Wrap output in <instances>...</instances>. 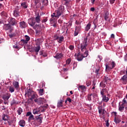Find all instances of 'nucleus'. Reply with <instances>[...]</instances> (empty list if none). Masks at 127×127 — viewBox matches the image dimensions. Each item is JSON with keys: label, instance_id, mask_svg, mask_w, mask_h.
<instances>
[{"label": "nucleus", "instance_id": "f257e3e1", "mask_svg": "<svg viewBox=\"0 0 127 127\" xmlns=\"http://www.w3.org/2000/svg\"><path fill=\"white\" fill-rule=\"evenodd\" d=\"M88 37H89V35L86 36L83 43L81 44L80 48L81 49V51L82 52H84V51H85V52L84 53V54H81V56H77L78 61H82L83 60V58H85L89 55V51H87V46H88L87 40H88Z\"/></svg>", "mask_w": 127, "mask_h": 127}, {"label": "nucleus", "instance_id": "f03ea898", "mask_svg": "<svg viewBox=\"0 0 127 127\" xmlns=\"http://www.w3.org/2000/svg\"><path fill=\"white\" fill-rule=\"evenodd\" d=\"M64 12V6L61 5L58 10L56 11V13H57L56 15H55V17H59L60 15L63 14V12Z\"/></svg>", "mask_w": 127, "mask_h": 127}, {"label": "nucleus", "instance_id": "7ed1b4c3", "mask_svg": "<svg viewBox=\"0 0 127 127\" xmlns=\"http://www.w3.org/2000/svg\"><path fill=\"white\" fill-rule=\"evenodd\" d=\"M3 28L5 30H9L10 33H11V31H12L13 28L11 27V25L9 24H4Z\"/></svg>", "mask_w": 127, "mask_h": 127}, {"label": "nucleus", "instance_id": "20e7f679", "mask_svg": "<svg viewBox=\"0 0 127 127\" xmlns=\"http://www.w3.org/2000/svg\"><path fill=\"white\" fill-rule=\"evenodd\" d=\"M8 22L11 25H15L16 24V20L14 19V18H9L8 20Z\"/></svg>", "mask_w": 127, "mask_h": 127}, {"label": "nucleus", "instance_id": "39448f33", "mask_svg": "<svg viewBox=\"0 0 127 127\" xmlns=\"http://www.w3.org/2000/svg\"><path fill=\"white\" fill-rule=\"evenodd\" d=\"M43 100H44V98H39L38 99H35L34 102L35 103H37L38 105H41L43 103Z\"/></svg>", "mask_w": 127, "mask_h": 127}, {"label": "nucleus", "instance_id": "423d86ee", "mask_svg": "<svg viewBox=\"0 0 127 127\" xmlns=\"http://www.w3.org/2000/svg\"><path fill=\"white\" fill-rule=\"evenodd\" d=\"M13 15L14 16H15V17H18V16H19V9L18 8V7H17V8H15V9L14 10Z\"/></svg>", "mask_w": 127, "mask_h": 127}, {"label": "nucleus", "instance_id": "0eeeda50", "mask_svg": "<svg viewBox=\"0 0 127 127\" xmlns=\"http://www.w3.org/2000/svg\"><path fill=\"white\" fill-rule=\"evenodd\" d=\"M36 23V22L35 21V19H33L32 18H30V19H29V24L30 25H31V26H34V25H35V23Z\"/></svg>", "mask_w": 127, "mask_h": 127}, {"label": "nucleus", "instance_id": "6e6552de", "mask_svg": "<svg viewBox=\"0 0 127 127\" xmlns=\"http://www.w3.org/2000/svg\"><path fill=\"white\" fill-rule=\"evenodd\" d=\"M20 27L21 28H25L27 27V24L24 21H21L19 23Z\"/></svg>", "mask_w": 127, "mask_h": 127}, {"label": "nucleus", "instance_id": "1a4fd4ad", "mask_svg": "<svg viewBox=\"0 0 127 127\" xmlns=\"http://www.w3.org/2000/svg\"><path fill=\"white\" fill-rule=\"evenodd\" d=\"M111 65L112 66V67H110L108 64H106L105 66H106V70H108V69H113V68L115 67L116 66V64L115 63V62H113L111 63Z\"/></svg>", "mask_w": 127, "mask_h": 127}, {"label": "nucleus", "instance_id": "9d476101", "mask_svg": "<svg viewBox=\"0 0 127 127\" xmlns=\"http://www.w3.org/2000/svg\"><path fill=\"white\" fill-rule=\"evenodd\" d=\"M42 119H43V118L40 117V115L36 116L35 118V121H37V122H38L39 124H41V123H42Z\"/></svg>", "mask_w": 127, "mask_h": 127}, {"label": "nucleus", "instance_id": "9b49d317", "mask_svg": "<svg viewBox=\"0 0 127 127\" xmlns=\"http://www.w3.org/2000/svg\"><path fill=\"white\" fill-rule=\"evenodd\" d=\"M9 97H10V94L6 93L2 95V99L4 101H7L9 99Z\"/></svg>", "mask_w": 127, "mask_h": 127}, {"label": "nucleus", "instance_id": "f8f14e48", "mask_svg": "<svg viewBox=\"0 0 127 127\" xmlns=\"http://www.w3.org/2000/svg\"><path fill=\"white\" fill-rule=\"evenodd\" d=\"M81 29V27L80 26H76L75 30L74 31V36H77L78 34H79V31Z\"/></svg>", "mask_w": 127, "mask_h": 127}, {"label": "nucleus", "instance_id": "ddd939ff", "mask_svg": "<svg viewBox=\"0 0 127 127\" xmlns=\"http://www.w3.org/2000/svg\"><path fill=\"white\" fill-rule=\"evenodd\" d=\"M121 81H123V84H127V75H124L121 79Z\"/></svg>", "mask_w": 127, "mask_h": 127}, {"label": "nucleus", "instance_id": "4468645a", "mask_svg": "<svg viewBox=\"0 0 127 127\" xmlns=\"http://www.w3.org/2000/svg\"><path fill=\"white\" fill-rule=\"evenodd\" d=\"M41 24H36L33 26V29H35V30H41Z\"/></svg>", "mask_w": 127, "mask_h": 127}, {"label": "nucleus", "instance_id": "2eb2a0df", "mask_svg": "<svg viewBox=\"0 0 127 127\" xmlns=\"http://www.w3.org/2000/svg\"><path fill=\"white\" fill-rule=\"evenodd\" d=\"M64 102V100L61 99L60 101L58 102V105H57L58 108H62V107H63Z\"/></svg>", "mask_w": 127, "mask_h": 127}, {"label": "nucleus", "instance_id": "dca6fc26", "mask_svg": "<svg viewBox=\"0 0 127 127\" xmlns=\"http://www.w3.org/2000/svg\"><path fill=\"white\" fill-rule=\"evenodd\" d=\"M39 113H40V109H39V108H37L33 110V114H34V115H37L39 114Z\"/></svg>", "mask_w": 127, "mask_h": 127}, {"label": "nucleus", "instance_id": "f3484780", "mask_svg": "<svg viewBox=\"0 0 127 127\" xmlns=\"http://www.w3.org/2000/svg\"><path fill=\"white\" fill-rule=\"evenodd\" d=\"M40 16L39 15V14L35 18V21L37 22V23H40V21H41V20H40Z\"/></svg>", "mask_w": 127, "mask_h": 127}, {"label": "nucleus", "instance_id": "a211bd4d", "mask_svg": "<svg viewBox=\"0 0 127 127\" xmlns=\"http://www.w3.org/2000/svg\"><path fill=\"white\" fill-rule=\"evenodd\" d=\"M40 46L39 45L37 47H35L34 48L35 52L36 53V55L38 54V52H39V50H40Z\"/></svg>", "mask_w": 127, "mask_h": 127}, {"label": "nucleus", "instance_id": "6ab92c4d", "mask_svg": "<svg viewBox=\"0 0 127 127\" xmlns=\"http://www.w3.org/2000/svg\"><path fill=\"white\" fill-rule=\"evenodd\" d=\"M63 56V55L62 54V53H58L57 54L56 56L54 57V58L56 59H61V58H62Z\"/></svg>", "mask_w": 127, "mask_h": 127}, {"label": "nucleus", "instance_id": "aec40b11", "mask_svg": "<svg viewBox=\"0 0 127 127\" xmlns=\"http://www.w3.org/2000/svg\"><path fill=\"white\" fill-rule=\"evenodd\" d=\"M13 85L14 86L15 89H18L19 88V85L18 84V82L15 81L14 82H13Z\"/></svg>", "mask_w": 127, "mask_h": 127}, {"label": "nucleus", "instance_id": "412c9836", "mask_svg": "<svg viewBox=\"0 0 127 127\" xmlns=\"http://www.w3.org/2000/svg\"><path fill=\"white\" fill-rule=\"evenodd\" d=\"M19 125L20 127H24L25 126V121L23 120H22L19 121Z\"/></svg>", "mask_w": 127, "mask_h": 127}, {"label": "nucleus", "instance_id": "4be33fe9", "mask_svg": "<svg viewBox=\"0 0 127 127\" xmlns=\"http://www.w3.org/2000/svg\"><path fill=\"white\" fill-rule=\"evenodd\" d=\"M111 81V78H109V77L105 76L103 78V82L107 83V82H110Z\"/></svg>", "mask_w": 127, "mask_h": 127}, {"label": "nucleus", "instance_id": "5701e85b", "mask_svg": "<svg viewBox=\"0 0 127 127\" xmlns=\"http://www.w3.org/2000/svg\"><path fill=\"white\" fill-rule=\"evenodd\" d=\"M50 21L52 24L54 23L53 24V26H54V27H57V24H56V21L53 20V19L51 18Z\"/></svg>", "mask_w": 127, "mask_h": 127}, {"label": "nucleus", "instance_id": "b1692460", "mask_svg": "<svg viewBox=\"0 0 127 127\" xmlns=\"http://www.w3.org/2000/svg\"><path fill=\"white\" fill-rule=\"evenodd\" d=\"M21 6H22V7H23V8H27V6H28V5L27 4V3H26V2H23L21 4Z\"/></svg>", "mask_w": 127, "mask_h": 127}, {"label": "nucleus", "instance_id": "393cba45", "mask_svg": "<svg viewBox=\"0 0 127 127\" xmlns=\"http://www.w3.org/2000/svg\"><path fill=\"white\" fill-rule=\"evenodd\" d=\"M2 118L3 121H8V115L3 114Z\"/></svg>", "mask_w": 127, "mask_h": 127}, {"label": "nucleus", "instance_id": "a878e982", "mask_svg": "<svg viewBox=\"0 0 127 127\" xmlns=\"http://www.w3.org/2000/svg\"><path fill=\"white\" fill-rule=\"evenodd\" d=\"M86 86L84 85H79L78 87V90L80 91V90H82V91H84V90H85Z\"/></svg>", "mask_w": 127, "mask_h": 127}, {"label": "nucleus", "instance_id": "bb28decb", "mask_svg": "<svg viewBox=\"0 0 127 127\" xmlns=\"http://www.w3.org/2000/svg\"><path fill=\"white\" fill-rule=\"evenodd\" d=\"M102 100L103 102H105V103H107L109 101V97H107V96L105 95L103 96Z\"/></svg>", "mask_w": 127, "mask_h": 127}, {"label": "nucleus", "instance_id": "cd10ccee", "mask_svg": "<svg viewBox=\"0 0 127 127\" xmlns=\"http://www.w3.org/2000/svg\"><path fill=\"white\" fill-rule=\"evenodd\" d=\"M114 122L116 123V124H120V123H121V120L118 117H115Z\"/></svg>", "mask_w": 127, "mask_h": 127}, {"label": "nucleus", "instance_id": "c85d7f7f", "mask_svg": "<svg viewBox=\"0 0 127 127\" xmlns=\"http://www.w3.org/2000/svg\"><path fill=\"white\" fill-rule=\"evenodd\" d=\"M90 28H91V23H88L86 27H85V30L86 31H89V29H90Z\"/></svg>", "mask_w": 127, "mask_h": 127}, {"label": "nucleus", "instance_id": "c756f323", "mask_svg": "<svg viewBox=\"0 0 127 127\" xmlns=\"http://www.w3.org/2000/svg\"><path fill=\"white\" fill-rule=\"evenodd\" d=\"M1 16H4V17H7V13L4 11L1 12Z\"/></svg>", "mask_w": 127, "mask_h": 127}, {"label": "nucleus", "instance_id": "7c9ffc66", "mask_svg": "<svg viewBox=\"0 0 127 127\" xmlns=\"http://www.w3.org/2000/svg\"><path fill=\"white\" fill-rule=\"evenodd\" d=\"M64 40V37L63 36H62L59 38V40H58V42L59 43H61V42H62V41H63Z\"/></svg>", "mask_w": 127, "mask_h": 127}, {"label": "nucleus", "instance_id": "2f4dec72", "mask_svg": "<svg viewBox=\"0 0 127 127\" xmlns=\"http://www.w3.org/2000/svg\"><path fill=\"white\" fill-rule=\"evenodd\" d=\"M44 92V89H40L39 90V94L40 95V96H42L43 95V92Z\"/></svg>", "mask_w": 127, "mask_h": 127}, {"label": "nucleus", "instance_id": "473e14b6", "mask_svg": "<svg viewBox=\"0 0 127 127\" xmlns=\"http://www.w3.org/2000/svg\"><path fill=\"white\" fill-rule=\"evenodd\" d=\"M9 91L11 93H13V92H14V88L12 86H9Z\"/></svg>", "mask_w": 127, "mask_h": 127}, {"label": "nucleus", "instance_id": "72a5a7b5", "mask_svg": "<svg viewBox=\"0 0 127 127\" xmlns=\"http://www.w3.org/2000/svg\"><path fill=\"white\" fill-rule=\"evenodd\" d=\"M42 2L44 5H47L48 4V0H42Z\"/></svg>", "mask_w": 127, "mask_h": 127}, {"label": "nucleus", "instance_id": "f704fd0d", "mask_svg": "<svg viewBox=\"0 0 127 127\" xmlns=\"http://www.w3.org/2000/svg\"><path fill=\"white\" fill-rule=\"evenodd\" d=\"M35 3L36 5L38 3V6H40V0H35Z\"/></svg>", "mask_w": 127, "mask_h": 127}, {"label": "nucleus", "instance_id": "c9c22d12", "mask_svg": "<svg viewBox=\"0 0 127 127\" xmlns=\"http://www.w3.org/2000/svg\"><path fill=\"white\" fill-rule=\"evenodd\" d=\"M17 112L18 113V115H21V113H22V109L19 108Z\"/></svg>", "mask_w": 127, "mask_h": 127}, {"label": "nucleus", "instance_id": "e433bc0d", "mask_svg": "<svg viewBox=\"0 0 127 127\" xmlns=\"http://www.w3.org/2000/svg\"><path fill=\"white\" fill-rule=\"evenodd\" d=\"M29 121H31V120H35V118H34V117L33 116V115H32V114H31L30 117H29L28 119Z\"/></svg>", "mask_w": 127, "mask_h": 127}, {"label": "nucleus", "instance_id": "4c0bfd02", "mask_svg": "<svg viewBox=\"0 0 127 127\" xmlns=\"http://www.w3.org/2000/svg\"><path fill=\"white\" fill-rule=\"evenodd\" d=\"M119 110L120 112H123L125 110V107L121 106L119 107Z\"/></svg>", "mask_w": 127, "mask_h": 127}, {"label": "nucleus", "instance_id": "58836bf2", "mask_svg": "<svg viewBox=\"0 0 127 127\" xmlns=\"http://www.w3.org/2000/svg\"><path fill=\"white\" fill-rule=\"evenodd\" d=\"M25 39L27 41L29 42L30 40V37H29V36H28L27 35H25Z\"/></svg>", "mask_w": 127, "mask_h": 127}, {"label": "nucleus", "instance_id": "ea45409f", "mask_svg": "<svg viewBox=\"0 0 127 127\" xmlns=\"http://www.w3.org/2000/svg\"><path fill=\"white\" fill-rule=\"evenodd\" d=\"M41 108H42V109H47V108H48V104H45L43 106H41Z\"/></svg>", "mask_w": 127, "mask_h": 127}, {"label": "nucleus", "instance_id": "a19ab883", "mask_svg": "<svg viewBox=\"0 0 127 127\" xmlns=\"http://www.w3.org/2000/svg\"><path fill=\"white\" fill-rule=\"evenodd\" d=\"M21 41H22L24 44H27V43H28V41H27L26 40L22 39L21 40Z\"/></svg>", "mask_w": 127, "mask_h": 127}, {"label": "nucleus", "instance_id": "79ce46f5", "mask_svg": "<svg viewBox=\"0 0 127 127\" xmlns=\"http://www.w3.org/2000/svg\"><path fill=\"white\" fill-rule=\"evenodd\" d=\"M86 85L89 87L91 85V81L88 80L86 82Z\"/></svg>", "mask_w": 127, "mask_h": 127}, {"label": "nucleus", "instance_id": "37998d69", "mask_svg": "<svg viewBox=\"0 0 127 127\" xmlns=\"http://www.w3.org/2000/svg\"><path fill=\"white\" fill-rule=\"evenodd\" d=\"M100 85L102 87V88H105L106 87V84L104 83V81L101 82Z\"/></svg>", "mask_w": 127, "mask_h": 127}, {"label": "nucleus", "instance_id": "c03bdc74", "mask_svg": "<svg viewBox=\"0 0 127 127\" xmlns=\"http://www.w3.org/2000/svg\"><path fill=\"white\" fill-rule=\"evenodd\" d=\"M66 64L69 65V64H70V63H71V59H67L66 61Z\"/></svg>", "mask_w": 127, "mask_h": 127}, {"label": "nucleus", "instance_id": "a18cd8bd", "mask_svg": "<svg viewBox=\"0 0 127 127\" xmlns=\"http://www.w3.org/2000/svg\"><path fill=\"white\" fill-rule=\"evenodd\" d=\"M35 95L33 94V95L31 96V97L30 99V100H31V101H33L34 99H35Z\"/></svg>", "mask_w": 127, "mask_h": 127}, {"label": "nucleus", "instance_id": "49530a36", "mask_svg": "<svg viewBox=\"0 0 127 127\" xmlns=\"http://www.w3.org/2000/svg\"><path fill=\"white\" fill-rule=\"evenodd\" d=\"M7 123L9 126H11V125L13 123V120H11V121L8 120Z\"/></svg>", "mask_w": 127, "mask_h": 127}, {"label": "nucleus", "instance_id": "de8ad7c7", "mask_svg": "<svg viewBox=\"0 0 127 127\" xmlns=\"http://www.w3.org/2000/svg\"><path fill=\"white\" fill-rule=\"evenodd\" d=\"M14 104H16V101H15V100L13 99L11 103V106H13V105H14Z\"/></svg>", "mask_w": 127, "mask_h": 127}, {"label": "nucleus", "instance_id": "09e8293b", "mask_svg": "<svg viewBox=\"0 0 127 127\" xmlns=\"http://www.w3.org/2000/svg\"><path fill=\"white\" fill-rule=\"evenodd\" d=\"M99 71H100V67H98L97 69H96L95 70V73H96L97 75L99 74Z\"/></svg>", "mask_w": 127, "mask_h": 127}, {"label": "nucleus", "instance_id": "8fccbe9b", "mask_svg": "<svg viewBox=\"0 0 127 127\" xmlns=\"http://www.w3.org/2000/svg\"><path fill=\"white\" fill-rule=\"evenodd\" d=\"M78 53L77 56H80L81 55H82V54H81V52H80V48H78Z\"/></svg>", "mask_w": 127, "mask_h": 127}, {"label": "nucleus", "instance_id": "3c124183", "mask_svg": "<svg viewBox=\"0 0 127 127\" xmlns=\"http://www.w3.org/2000/svg\"><path fill=\"white\" fill-rule=\"evenodd\" d=\"M13 48H15L16 49H19V47L17 46V45L15 44V45L13 46Z\"/></svg>", "mask_w": 127, "mask_h": 127}, {"label": "nucleus", "instance_id": "603ef678", "mask_svg": "<svg viewBox=\"0 0 127 127\" xmlns=\"http://www.w3.org/2000/svg\"><path fill=\"white\" fill-rule=\"evenodd\" d=\"M108 18H109V16L107 14V13H105V20H108Z\"/></svg>", "mask_w": 127, "mask_h": 127}, {"label": "nucleus", "instance_id": "864d4df0", "mask_svg": "<svg viewBox=\"0 0 127 127\" xmlns=\"http://www.w3.org/2000/svg\"><path fill=\"white\" fill-rule=\"evenodd\" d=\"M9 36L10 38H12V37H14V36H15V34H10V35H9Z\"/></svg>", "mask_w": 127, "mask_h": 127}, {"label": "nucleus", "instance_id": "5fc2aeb1", "mask_svg": "<svg viewBox=\"0 0 127 127\" xmlns=\"http://www.w3.org/2000/svg\"><path fill=\"white\" fill-rule=\"evenodd\" d=\"M64 1L65 2L64 3V4H67V3H69L70 2V0H64Z\"/></svg>", "mask_w": 127, "mask_h": 127}, {"label": "nucleus", "instance_id": "6e6d98bb", "mask_svg": "<svg viewBox=\"0 0 127 127\" xmlns=\"http://www.w3.org/2000/svg\"><path fill=\"white\" fill-rule=\"evenodd\" d=\"M87 97H88L87 99H88V101H91L92 100V98L91 97V95H88Z\"/></svg>", "mask_w": 127, "mask_h": 127}, {"label": "nucleus", "instance_id": "4d7b16f0", "mask_svg": "<svg viewBox=\"0 0 127 127\" xmlns=\"http://www.w3.org/2000/svg\"><path fill=\"white\" fill-rule=\"evenodd\" d=\"M40 31H41V30H36V34H39V33H40Z\"/></svg>", "mask_w": 127, "mask_h": 127}, {"label": "nucleus", "instance_id": "13d9d810", "mask_svg": "<svg viewBox=\"0 0 127 127\" xmlns=\"http://www.w3.org/2000/svg\"><path fill=\"white\" fill-rule=\"evenodd\" d=\"M32 114H31V112H28L27 113V114H26V117H28L29 116H31Z\"/></svg>", "mask_w": 127, "mask_h": 127}, {"label": "nucleus", "instance_id": "bf43d9fd", "mask_svg": "<svg viewBox=\"0 0 127 127\" xmlns=\"http://www.w3.org/2000/svg\"><path fill=\"white\" fill-rule=\"evenodd\" d=\"M69 49L70 50H73L74 49V47L73 45H70L69 46Z\"/></svg>", "mask_w": 127, "mask_h": 127}, {"label": "nucleus", "instance_id": "052dcab7", "mask_svg": "<svg viewBox=\"0 0 127 127\" xmlns=\"http://www.w3.org/2000/svg\"><path fill=\"white\" fill-rule=\"evenodd\" d=\"M66 100L68 101V102H69V103H71V102H72V99H71L70 98H67Z\"/></svg>", "mask_w": 127, "mask_h": 127}, {"label": "nucleus", "instance_id": "680f3d73", "mask_svg": "<svg viewBox=\"0 0 127 127\" xmlns=\"http://www.w3.org/2000/svg\"><path fill=\"white\" fill-rule=\"evenodd\" d=\"M87 106L89 108V110H92V106L91 105L87 104Z\"/></svg>", "mask_w": 127, "mask_h": 127}, {"label": "nucleus", "instance_id": "e2e57ef3", "mask_svg": "<svg viewBox=\"0 0 127 127\" xmlns=\"http://www.w3.org/2000/svg\"><path fill=\"white\" fill-rule=\"evenodd\" d=\"M102 91L104 92H106V93H108V89L107 88H104L102 89Z\"/></svg>", "mask_w": 127, "mask_h": 127}, {"label": "nucleus", "instance_id": "0e129e2a", "mask_svg": "<svg viewBox=\"0 0 127 127\" xmlns=\"http://www.w3.org/2000/svg\"><path fill=\"white\" fill-rule=\"evenodd\" d=\"M123 103H124L125 104H126L127 105V100H126V98H124L123 100Z\"/></svg>", "mask_w": 127, "mask_h": 127}, {"label": "nucleus", "instance_id": "69168bd1", "mask_svg": "<svg viewBox=\"0 0 127 127\" xmlns=\"http://www.w3.org/2000/svg\"><path fill=\"white\" fill-rule=\"evenodd\" d=\"M48 19L47 18H46L45 19H44L42 21V22H46L47 21Z\"/></svg>", "mask_w": 127, "mask_h": 127}, {"label": "nucleus", "instance_id": "338daca9", "mask_svg": "<svg viewBox=\"0 0 127 127\" xmlns=\"http://www.w3.org/2000/svg\"><path fill=\"white\" fill-rule=\"evenodd\" d=\"M42 56H43V57H47V54L45 53L43 54Z\"/></svg>", "mask_w": 127, "mask_h": 127}, {"label": "nucleus", "instance_id": "774afa93", "mask_svg": "<svg viewBox=\"0 0 127 127\" xmlns=\"http://www.w3.org/2000/svg\"><path fill=\"white\" fill-rule=\"evenodd\" d=\"M93 98H96V97H97V94L94 93L93 95Z\"/></svg>", "mask_w": 127, "mask_h": 127}]
</instances>
